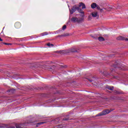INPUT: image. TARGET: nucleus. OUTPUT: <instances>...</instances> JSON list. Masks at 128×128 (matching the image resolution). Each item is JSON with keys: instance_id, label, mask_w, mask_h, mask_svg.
<instances>
[{"instance_id": "1", "label": "nucleus", "mask_w": 128, "mask_h": 128, "mask_svg": "<svg viewBox=\"0 0 128 128\" xmlns=\"http://www.w3.org/2000/svg\"><path fill=\"white\" fill-rule=\"evenodd\" d=\"M97 10H98L100 12L106 13V12L109 11L110 9H106V6L103 8H100V6H97Z\"/></svg>"}, {"instance_id": "2", "label": "nucleus", "mask_w": 128, "mask_h": 128, "mask_svg": "<svg viewBox=\"0 0 128 128\" xmlns=\"http://www.w3.org/2000/svg\"><path fill=\"white\" fill-rule=\"evenodd\" d=\"M72 22H78L80 24V22H84L83 18H73L71 20Z\"/></svg>"}, {"instance_id": "3", "label": "nucleus", "mask_w": 128, "mask_h": 128, "mask_svg": "<svg viewBox=\"0 0 128 128\" xmlns=\"http://www.w3.org/2000/svg\"><path fill=\"white\" fill-rule=\"evenodd\" d=\"M76 52V50L74 48H72L70 50H68V51H67V52H66L64 50H62L60 52V54H66V52Z\"/></svg>"}, {"instance_id": "4", "label": "nucleus", "mask_w": 128, "mask_h": 128, "mask_svg": "<svg viewBox=\"0 0 128 128\" xmlns=\"http://www.w3.org/2000/svg\"><path fill=\"white\" fill-rule=\"evenodd\" d=\"M76 10H78V6L76 5L74 6L72 9L70 10V14H74Z\"/></svg>"}, {"instance_id": "5", "label": "nucleus", "mask_w": 128, "mask_h": 128, "mask_svg": "<svg viewBox=\"0 0 128 128\" xmlns=\"http://www.w3.org/2000/svg\"><path fill=\"white\" fill-rule=\"evenodd\" d=\"M98 6H97L96 4V3H92L91 4L92 8H98Z\"/></svg>"}, {"instance_id": "6", "label": "nucleus", "mask_w": 128, "mask_h": 128, "mask_svg": "<svg viewBox=\"0 0 128 128\" xmlns=\"http://www.w3.org/2000/svg\"><path fill=\"white\" fill-rule=\"evenodd\" d=\"M110 114V111L106 110L103 111L102 113L100 114V116H104V114Z\"/></svg>"}, {"instance_id": "7", "label": "nucleus", "mask_w": 128, "mask_h": 128, "mask_svg": "<svg viewBox=\"0 0 128 128\" xmlns=\"http://www.w3.org/2000/svg\"><path fill=\"white\" fill-rule=\"evenodd\" d=\"M92 16H93V18H96L98 16V12H94L92 13Z\"/></svg>"}, {"instance_id": "8", "label": "nucleus", "mask_w": 128, "mask_h": 128, "mask_svg": "<svg viewBox=\"0 0 128 128\" xmlns=\"http://www.w3.org/2000/svg\"><path fill=\"white\" fill-rule=\"evenodd\" d=\"M79 6H82V8H86V4L83 3H80Z\"/></svg>"}, {"instance_id": "9", "label": "nucleus", "mask_w": 128, "mask_h": 128, "mask_svg": "<svg viewBox=\"0 0 128 128\" xmlns=\"http://www.w3.org/2000/svg\"><path fill=\"white\" fill-rule=\"evenodd\" d=\"M117 40H124V37L122 36H119L117 38Z\"/></svg>"}, {"instance_id": "10", "label": "nucleus", "mask_w": 128, "mask_h": 128, "mask_svg": "<svg viewBox=\"0 0 128 128\" xmlns=\"http://www.w3.org/2000/svg\"><path fill=\"white\" fill-rule=\"evenodd\" d=\"M98 40H100V42H104V38L102 37H99Z\"/></svg>"}, {"instance_id": "11", "label": "nucleus", "mask_w": 128, "mask_h": 128, "mask_svg": "<svg viewBox=\"0 0 128 128\" xmlns=\"http://www.w3.org/2000/svg\"><path fill=\"white\" fill-rule=\"evenodd\" d=\"M106 10H110L109 11H107V12H110V10H112V6H106Z\"/></svg>"}, {"instance_id": "12", "label": "nucleus", "mask_w": 128, "mask_h": 128, "mask_svg": "<svg viewBox=\"0 0 128 128\" xmlns=\"http://www.w3.org/2000/svg\"><path fill=\"white\" fill-rule=\"evenodd\" d=\"M47 46H54V45L52 44H50V43L48 44Z\"/></svg>"}, {"instance_id": "13", "label": "nucleus", "mask_w": 128, "mask_h": 128, "mask_svg": "<svg viewBox=\"0 0 128 128\" xmlns=\"http://www.w3.org/2000/svg\"><path fill=\"white\" fill-rule=\"evenodd\" d=\"M108 88L110 90H114V87H108Z\"/></svg>"}, {"instance_id": "14", "label": "nucleus", "mask_w": 128, "mask_h": 128, "mask_svg": "<svg viewBox=\"0 0 128 128\" xmlns=\"http://www.w3.org/2000/svg\"><path fill=\"white\" fill-rule=\"evenodd\" d=\"M66 25L62 27V30H66Z\"/></svg>"}, {"instance_id": "15", "label": "nucleus", "mask_w": 128, "mask_h": 128, "mask_svg": "<svg viewBox=\"0 0 128 128\" xmlns=\"http://www.w3.org/2000/svg\"><path fill=\"white\" fill-rule=\"evenodd\" d=\"M0 42H2V38H0Z\"/></svg>"}, {"instance_id": "16", "label": "nucleus", "mask_w": 128, "mask_h": 128, "mask_svg": "<svg viewBox=\"0 0 128 128\" xmlns=\"http://www.w3.org/2000/svg\"><path fill=\"white\" fill-rule=\"evenodd\" d=\"M8 44V43H6V44Z\"/></svg>"}, {"instance_id": "17", "label": "nucleus", "mask_w": 128, "mask_h": 128, "mask_svg": "<svg viewBox=\"0 0 128 128\" xmlns=\"http://www.w3.org/2000/svg\"><path fill=\"white\" fill-rule=\"evenodd\" d=\"M46 34H44L43 36H46Z\"/></svg>"}, {"instance_id": "18", "label": "nucleus", "mask_w": 128, "mask_h": 128, "mask_svg": "<svg viewBox=\"0 0 128 128\" xmlns=\"http://www.w3.org/2000/svg\"><path fill=\"white\" fill-rule=\"evenodd\" d=\"M90 82H92V80H90Z\"/></svg>"}]
</instances>
